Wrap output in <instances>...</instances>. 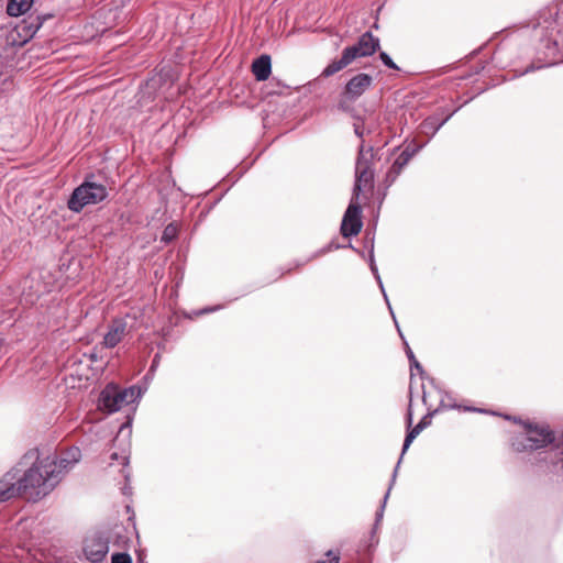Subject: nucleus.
Returning a JSON list of instances; mask_svg holds the SVG:
<instances>
[{"label": "nucleus", "mask_w": 563, "mask_h": 563, "mask_svg": "<svg viewBox=\"0 0 563 563\" xmlns=\"http://www.w3.org/2000/svg\"><path fill=\"white\" fill-rule=\"evenodd\" d=\"M525 427V439L514 443L517 451L538 450L551 444L554 441V434L548 426L528 423Z\"/></svg>", "instance_id": "nucleus-5"}, {"label": "nucleus", "mask_w": 563, "mask_h": 563, "mask_svg": "<svg viewBox=\"0 0 563 563\" xmlns=\"http://www.w3.org/2000/svg\"><path fill=\"white\" fill-rule=\"evenodd\" d=\"M376 153L372 146L365 147L362 142L355 163V184L352 200L357 201L361 192H372L374 189V162Z\"/></svg>", "instance_id": "nucleus-3"}, {"label": "nucleus", "mask_w": 563, "mask_h": 563, "mask_svg": "<svg viewBox=\"0 0 563 563\" xmlns=\"http://www.w3.org/2000/svg\"><path fill=\"white\" fill-rule=\"evenodd\" d=\"M33 4V0H9L7 13L10 16H20L26 13Z\"/></svg>", "instance_id": "nucleus-15"}, {"label": "nucleus", "mask_w": 563, "mask_h": 563, "mask_svg": "<svg viewBox=\"0 0 563 563\" xmlns=\"http://www.w3.org/2000/svg\"><path fill=\"white\" fill-rule=\"evenodd\" d=\"M302 266V264H297L295 266V269H298ZM294 271L292 267H286V268H279L278 272H277V275L275 276L274 280H277L279 278H282L283 276L287 275V274H290L291 272Z\"/></svg>", "instance_id": "nucleus-22"}, {"label": "nucleus", "mask_w": 563, "mask_h": 563, "mask_svg": "<svg viewBox=\"0 0 563 563\" xmlns=\"http://www.w3.org/2000/svg\"><path fill=\"white\" fill-rule=\"evenodd\" d=\"M362 209L357 201L351 200L341 223V234L344 238L357 235L362 229Z\"/></svg>", "instance_id": "nucleus-8"}, {"label": "nucleus", "mask_w": 563, "mask_h": 563, "mask_svg": "<svg viewBox=\"0 0 563 563\" xmlns=\"http://www.w3.org/2000/svg\"><path fill=\"white\" fill-rule=\"evenodd\" d=\"M3 345V340L0 339V349L2 347Z\"/></svg>", "instance_id": "nucleus-30"}, {"label": "nucleus", "mask_w": 563, "mask_h": 563, "mask_svg": "<svg viewBox=\"0 0 563 563\" xmlns=\"http://www.w3.org/2000/svg\"><path fill=\"white\" fill-rule=\"evenodd\" d=\"M157 357L158 355L156 354L153 362H152V365H151V371H154V368L157 366Z\"/></svg>", "instance_id": "nucleus-25"}, {"label": "nucleus", "mask_w": 563, "mask_h": 563, "mask_svg": "<svg viewBox=\"0 0 563 563\" xmlns=\"http://www.w3.org/2000/svg\"><path fill=\"white\" fill-rule=\"evenodd\" d=\"M406 354H407V357L410 362V366L411 367H416L418 371L422 372V366L420 365V363L417 361L412 350L407 345L406 347Z\"/></svg>", "instance_id": "nucleus-19"}, {"label": "nucleus", "mask_w": 563, "mask_h": 563, "mask_svg": "<svg viewBox=\"0 0 563 563\" xmlns=\"http://www.w3.org/2000/svg\"><path fill=\"white\" fill-rule=\"evenodd\" d=\"M177 235V228L174 224H168L163 232L162 241L168 243L173 241Z\"/></svg>", "instance_id": "nucleus-17"}, {"label": "nucleus", "mask_w": 563, "mask_h": 563, "mask_svg": "<svg viewBox=\"0 0 563 563\" xmlns=\"http://www.w3.org/2000/svg\"><path fill=\"white\" fill-rule=\"evenodd\" d=\"M379 58L386 67H388L390 69H395V70L399 69L398 66L393 62V59L390 58V56L387 53L380 52Z\"/></svg>", "instance_id": "nucleus-20"}, {"label": "nucleus", "mask_w": 563, "mask_h": 563, "mask_svg": "<svg viewBox=\"0 0 563 563\" xmlns=\"http://www.w3.org/2000/svg\"><path fill=\"white\" fill-rule=\"evenodd\" d=\"M109 552V540L100 533H93L85 539L84 553L91 563H100Z\"/></svg>", "instance_id": "nucleus-7"}, {"label": "nucleus", "mask_w": 563, "mask_h": 563, "mask_svg": "<svg viewBox=\"0 0 563 563\" xmlns=\"http://www.w3.org/2000/svg\"><path fill=\"white\" fill-rule=\"evenodd\" d=\"M423 430L422 426H420L419 423L416 424L411 430L408 431L406 438H405V441H404V445H402V451H401V455H404L406 453V451L408 450V448L410 446V444L412 443V441L418 437V434ZM401 457L400 456V460L401 461ZM400 462H398L399 464Z\"/></svg>", "instance_id": "nucleus-16"}, {"label": "nucleus", "mask_w": 563, "mask_h": 563, "mask_svg": "<svg viewBox=\"0 0 563 563\" xmlns=\"http://www.w3.org/2000/svg\"><path fill=\"white\" fill-rule=\"evenodd\" d=\"M501 54H504V49H503V48H500V49H498V51L496 52L495 57H496V58H499V56H500Z\"/></svg>", "instance_id": "nucleus-27"}, {"label": "nucleus", "mask_w": 563, "mask_h": 563, "mask_svg": "<svg viewBox=\"0 0 563 563\" xmlns=\"http://www.w3.org/2000/svg\"><path fill=\"white\" fill-rule=\"evenodd\" d=\"M411 157H412V154L408 150L402 151L397 156V158L395 159L393 165L389 167V169L386 173V176L383 180V185H384L385 189H388L395 183L397 177L401 174L404 168L410 162Z\"/></svg>", "instance_id": "nucleus-12"}, {"label": "nucleus", "mask_w": 563, "mask_h": 563, "mask_svg": "<svg viewBox=\"0 0 563 563\" xmlns=\"http://www.w3.org/2000/svg\"><path fill=\"white\" fill-rule=\"evenodd\" d=\"M430 416H431V413H429V415L424 416V417L420 420L419 424H420V426H422V428H423V429H424L427 426H429V424L431 423Z\"/></svg>", "instance_id": "nucleus-23"}, {"label": "nucleus", "mask_w": 563, "mask_h": 563, "mask_svg": "<svg viewBox=\"0 0 563 563\" xmlns=\"http://www.w3.org/2000/svg\"><path fill=\"white\" fill-rule=\"evenodd\" d=\"M355 132H356V134H357L358 136H362L361 131H358V130L356 129V130H355Z\"/></svg>", "instance_id": "nucleus-29"}, {"label": "nucleus", "mask_w": 563, "mask_h": 563, "mask_svg": "<svg viewBox=\"0 0 563 563\" xmlns=\"http://www.w3.org/2000/svg\"><path fill=\"white\" fill-rule=\"evenodd\" d=\"M128 334V323L124 319L118 318L109 324L108 331L103 336L102 344L108 349L115 347Z\"/></svg>", "instance_id": "nucleus-11"}, {"label": "nucleus", "mask_w": 563, "mask_h": 563, "mask_svg": "<svg viewBox=\"0 0 563 563\" xmlns=\"http://www.w3.org/2000/svg\"><path fill=\"white\" fill-rule=\"evenodd\" d=\"M408 424L409 426L411 424V413L410 412L408 413Z\"/></svg>", "instance_id": "nucleus-28"}, {"label": "nucleus", "mask_w": 563, "mask_h": 563, "mask_svg": "<svg viewBox=\"0 0 563 563\" xmlns=\"http://www.w3.org/2000/svg\"><path fill=\"white\" fill-rule=\"evenodd\" d=\"M112 563H132V559L128 553H114Z\"/></svg>", "instance_id": "nucleus-21"}, {"label": "nucleus", "mask_w": 563, "mask_h": 563, "mask_svg": "<svg viewBox=\"0 0 563 563\" xmlns=\"http://www.w3.org/2000/svg\"><path fill=\"white\" fill-rule=\"evenodd\" d=\"M373 78L364 73L352 77L345 85L343 97L350 101L358 99L372 85Z\"/></svg>", "instance_id": "nucleus-10"}, {"label": "nucleus", "mask_w": 563, "mask_h": 563, "mask_svg": "<svg viewBox=\"0 0 563 563\" xmlns=\"http://www.w3.org/2000/svg\"><path fill=\"white\" fill-rule=\"evenodd\" d=\"M18 496V479L15 481V474L8 472L0 479V501H7Z\"/></svg>", "instance_id": "nucleus-13"}, {"label": "nucleus", "mask_w": 563, "mask_h": 563, "mask_svg": "<svg viewBox=\"0 0 563 563\" xmlns=\"http://www.w3.org/2000/svg\"><path fill=\"white\" fill-rule=\"evenodd\" d=\"M135 391L133 388L121 389L117 386L108 385L100 395V407L109 412L120 410L123 406L134 400Z\"/></svg>", "instance_id": "nucleus-6"}, {"label": "nucleus", "mask_w": 563, "mask_h": 563, "mask_svg": "<svg viewBox=\"0 0 563 563\" xmlns=\"http://www.w3.org/2000/svg\"><path fill=\"white\" fill-rule=\"evenodd\" d=\"M449 117H446L443 121H441L439 124L434 125V131H438L446 121Z\"/></svg>", "instance_id": "nucleus-24"}, {"label": "nucleus", "mask_w": 563, "mask_h": 563, "mask_svg": "<svg viewBox=\"0 0 563 563\" xmlns=\"http://www.w3.org/2000/svg\"><path fill=\"white\" fill-rule=\"evenodd\" d=\"M544 59L552 64L563 56V30L551 29L550 34L541 40Z\"/></svg>", "instance_id": "nucleus-9"}, {"label": "nucleus", "mask_w": 563, "mask_h": 563, "mask_svg": "<svg viewBox=\"0 0 563 563\" xmlns=\"http://www.w3.org/2000/svg\"><path fill=\"white\" fill-rule=\"evenodd\" d=\"M325 556H327L325 559L319 560L316 563H339V561H340L339 552H334V551L330 550L325 553Z\"/></svg>", "instance_id": "nucleus-18"}, {"label": "nucleus", "mask_w": 563, "mask_h": 563, "mask_svg": "<svg viewBox=\"0 0 563 563\" xmlns=\"http://www.w3.org/2000/svg\"><path fill=\"white\" fill-rule=\"evenodd\" d=\"M379 49V38L372 32H365L361 35L357 43L343 49L340 59L332 60L321 73L323 77H330L347 67L357 57L372 56Z\"/></svg>", "instance_id": "nucleus-2"}, {"label": "nucleus", "mask_w": 563, "mask_h": 563, "mask_svg": "<svg viewBox=\"0 0 563 563\" xmlns=\"http://www.w3.org/2000/svg\"><path fill=\"white\" fill-rule=\"evenodd\" d=\"M423 124H424V126H428V125H432V126H433V120H432L431 118H429V119H427V120L424 121V123H423Z\"/></svg>", "instance_id": "nucleus-26"}, {"label": "nucleus", "mask_w": 563, "mask_h": 563, "mask_svg": "<svg viewBox=\"0 0 563 563\" xmlns=\"http://www.w3.org/2000/svg\"><path fill=\"white\" fill-rule=\"evenodd\" d=\"M71 459L47 455L41 457L37 450L27 451L19 462V466L31 465L18 479V496L36 503L47 496L60 482L64 471H67L78 461L79 451L75 449L68 453Z\"/></svg>", "instance_id": "nucleus-1"}, {"label": "nucleus", "mask_w": 563, "mask_h": 563, "mask_svg": "<svg viewBox=\"0 0 563 563\" xmlns=\"http://www.w3.org/2000/svg\"><path fill=\"white\" fill-rule=\"evenodd\" d=\"M108 197L107 187L86 179L80 186L74 189L67 207L74 212H80L88 205H97Z\"/></svg>", "instance_id": "nucleus-4"}, {"label": "nucleus", "mask_w": 563, "mask_h": 563, "mask_svg": "<svg viewBox=\"0 0 563 563\" xmlns=\"http://www.w3.org/2000/svg\"><path fill=\"white\" fill-rule=\"evenodd\" d=\"M252 73L256 80H266L272 73L271 56L262 55L256 58L252 64Z\"/></svg>", "instance_id": "nucleus-14"}]
</instances>
